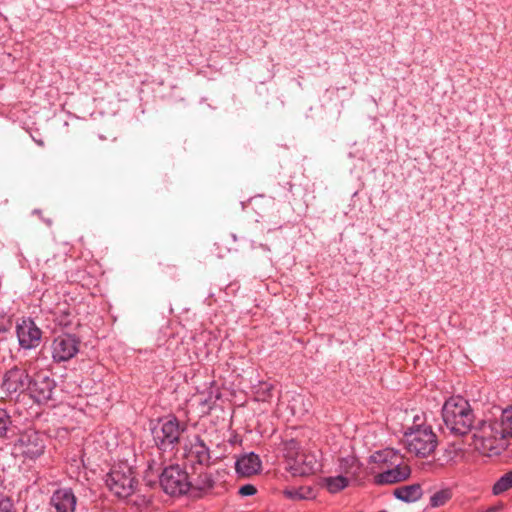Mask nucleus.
<instances>
[{
	"mask_svg": "<svg viewBox=\"0 0 512 512\" xmlns=\"http://www.w3.org/2000/svg\"><path fill=\"white\" fill-rule=\"evenodd\" d=\"M472 430V443L475 449L485 456L499 455L508 446L497 419L479 420Z\"/></svg>",
	"mask_w": 512,
	"mask_h": 512,
	"instance_id": "obj_1",
	"label": "nucleus"
},
{
	"mask_svg": "<svg viewBox=\"0 0 512 512\" xmlns=\"http://www.w3.org/2000/svg\"><path fill=\"white\" fill-rule=\"evenodd\" d=\"M442 417L447 429L456 436H464L475 426L474 412L465 399L452 397L442 408Z\"/></svg>",
	"mask_w": 512,
	"mask_h": 512,
	"instance_id": "obj_2",
	"label": "nucleus"
},
{
	"mask_svg": "<svg viewBox=\"0 0 512 512\" xmlns=\"http://www.w3.org/2000/svg\"><path fill=\"white\" fill-rule=\"evenodd\" d=\"M108 489L119 499L132 496L139 485L136 472L127 463L120 462L114 465L105 479Z\"/></svg>",
	"mask_w": 512,
	"mask_h": 512,
	"instance_id": "obj_3",
	"label": "nucleus"
},
{
	"mask_svg": "<svg viewBox=\"0 0 512 512\" xmlns=\"http://www.w3.org/2000/svg\"><path fill=\"white\" fill-rule=\"evenodd\" d=\"M402 441L407 451L419 458L430 456L438 445L437 435L431 426L407 429Z\"/></svg>",
	"mask_w": 512,
	"mask_h": 512,
	"instance_id": "obj_4",
	"label": "nucleus"
},
{
	"mask_svg": "<svg viewBox=\"0 0 512 512\" xmlns=\"http://www.w3.org/2000/svg\"><path fill=\"white\" fill-rule=\"evenodd\" d=\"M185 430L186 425H181L176 416L166 417L160 423V426H156L152 429L154 443L163 453H173Z\"/></svg>",
	"mask_w": 512,
	"mask_h": 512,
	"instance_id": "obj_5",
	"label": "nucleus"
},
{
	"mask_svg": "<svg viewBox=\"0 0 512 512\" xmlns=\"http://www.w3.org/2000/svg\"><path fill=\"white\" fill-rule=\"evenodd\" d=\"M162 490L170 496H182L191 490L189 472L178 464L165 467L159 476Z\"/></svg>",
	"mask_w": 512,
	"mask_h": 512,
	"instance_id": "obj_6",
	"label": "nucleus"
},
{
	"mask_svg": "<svg viewBox=\"0 0 512 512\" xmlns=\"http://www.w3.org/2000/svg\"><path fill=\"white\" fill-rule=\"evenodd\" d=\"M183 450V456L190 467L203 468L210 466V449L200 435H194L192 439L187 440Z\"/></svg>",
	"mask_w": 512,
	"mask_h": 512,
	"instance_id": "obj_7",
	"label": "nucleus"
},
{
	"mask_svg": "<svg viewBox=\"0 0 512 512\" xmlns=\"http://www.w3.org/2000/svg\"><path fill=\"white\" fill-rule=\"evenodd\" d=\"M31 384L28 392L34 402L38 404H46L52 399L53 392L56 388L55 380L48 372L38 371L31 376Z\"/></svg>",
	"mask_w": 512,
	"mask_h": 512,
	"instance_id": "obj_8",
	"label": "nucleus"
},
{
	"mask_svg": "<svg viewBox=\"0 0 512 512\" xmlns=\"http://www.w3.org/2000/svg\"><path fill=\"white\" fill-rule=\"evenodd\" d=\"M80 339L74 334L62 333L52 342V359L56 363L72 359L79 351Z\"/></svg>",
	"mask_w": 512,
	"mask_h": 512,
	"instance_id": "obj_9",
	"label": "nucleus"
},
{
	"mask_svg": "<svg viewBox=\"0 0 512 512\" xmlns=\"http://www.w3.org/2000/svg\"><path fill=\"white\" fill-rule=\"evenodd\" d=\"M19 346L25 350L35 349L41 343L42 330L30 317H22L16 324Z\"/></svg>",
	"mask_w": 512,
	"mask_h": 512,
	"instance_id": "obj_10",
	"label": "nucleus"
},
{
	"mask_svg": "<svg viewBox=\"0 0 512 512\" xmlns=\"http://www.w3.org/2000/svg\"><path fill=\"white\" fill-rule=\"evenodd\" d=\"M15 448L25 458L36 459L44 453L45 445L38 432L26 431L16 441Z\"/></svg>",
	"mask_w": 512,
	"mask_h": 512,
	"instance_id": "obj_11",
	"label": "nucleus"
},
{
	"mask_svg": "<svg viewBox=\"0 0 512 512\" xmlns=\"http://www.w3.org/2000/svg\"><path fill=\"white\" fill-rule=\"evenodd\" d=\"M322 464L317 459L316 455L310 452L302 451L290 466H286V470L293 477H307L321 471Z\"/></svg>",
	"mask_w": 512,
	"mask_h": 512,
	"instance_id": "obj_12",
	"label": "nucleus"
},
{
	"mask_svg": "<svg viewBox=\"0 0 512 512\" xmlns=\"http://www.w3.org/2000/svg\"><path fill=\"white\" fill-rule=\"evenodd\" d=\"M30 381L31 376L26 369L14 366L5 373L2 388L9 394L23 393L28 391Z\"/></svg>",
	"mask_w": 512,
	"mask_h": 512,
	"instance_id": "obj_13",
	"label": "nucleus"
},
{
	"mask_svg": "<svg viewBox=\"0 0 512 512\" xmlns=\"http://www.w3.org/2000/svg\"><path fill=\"white\" fill-rule=\"evenodd\" d=\"M381 470L373 477V483L378 486L400 483L406 481L411 475V468L407 464H399Z\"/></svg>",
	"mask_w": 512,
	"mask_h": 512,
	"instance_id": "obj_14",
	"label": "nucleus"
},
{
	"mask_svg": "<svg viewBox=\"0 0 512 512\" xmlns=\"http://www.w3.org/2000/svg\"><path fill=\"white\" fill-rule=\"evenodd\" d=\"M236 472L243 477H251L261 472L262 462L259 455L250 452L238 458L235 463Z\"/></svg>",
	"mask_w": 512,
	"mask_h": 512,
	"instance_id": "obj_15",
	"label": "nucleus"
},
{
	"mask_svg": "<svg viewBox=\"0 0 512 512\" xmlns=\"http://www.w3.org/2000/svg\"><path fill=\"white\" fill-rule=\"evenodd\" d=\"M77 498L70 488L57 489L52 497L51 504L57 512H74Z\"/></svg>",
	"mask_w": 512,
	"mask_h": 512,
	"instance_id": "obj_16",
	"label": "nucleus"
},
{
	"mask_svg": "<svg viewBox=\"0 0 512 512\" xmlns=\"http://www.w3.org/2000/svg\"><path fill=\"white\" fill-rule=\"evenodd\" d=\"M190 468L191 472H189V482L191 483V490L207 491L214 487L215 481L212 475L207 471L208 467Z\"/></svg>",
	"mask_w": 512,
	"mask_h": 512,
	"instance_id": "obj_17",
	"label": "nucleus"
},
{
	"mask_svg": "<svg viewBox=\"0 0 512 512\" xmlns=\"http://www.w3.org/2000/svg\"><path fill=\"white\" fill-rule=\"evenodd\" d=\"M370 462L377 464L380 470L391 466L403 464L402 456L399 454L398 451L391 448L376 451L370 456Z\"/></svg>",
	"mask_w": 512,
	"mask_h": 512,
	"instance_id": "obj_18",
	"label": "nucleus"
},
{
	"mask_svg": "<svg viewBox=\"0 0 512 512\" xmlns=\"http://www.w3.org/2000/svg\"><path fill=\"white\" fill-rule=\"evenodd\" d=\"M393 495L400 501L412 503L418 501L422 495V487L419 483L404 485L393 490Z\"/></svg>",
	"mask_w": 512,
	"mask_h": 512,
	"instance_id": "obj_19",
	"label": "nucleus"
},
{
	"mask_svg": "<svg viewBox=\"0 0 512 512\" xmlns=\"http://www.w3.org/2000/svg\"><path fill=\"white\" fill-rule=\"evenodd\" d=\"M279 449L286 466H290L295 459H298V456L303 451L300 442L294 438L282 440Z\"/></svg>",
	"mask_w": 512,
	"mask_h": 512,
	"instance_id": "obj_20",
	"label": "nucleus"
},
{
	"mask_svg": "<svg viewBox=\"0 0 512 512\" xmlns=\"http://www.w3.org/2000/svg\"><path fill=\"white\" fill-rule=\"evenodd\" d=\"M340 467L346 475H349L355 480L359 479L362 464L358 461L357 458L353 456L342 458Z\"/></svg>",
	"mask_w": 512,
	"mask_h": 512,
	"instance_id": "obj_21",
	"label": "nucleus"
},
{
	"mask_svg": "<svg viewBox=\"0 0 512 512\" xmlns=\"http://www.w3.org/2000/svg\"><path fill=\"white\" fill-rule=\"evenodd\" d=\"M324 482L330 493H338L345 489L349 484L348 478L342 475L327 477L324 479Z\"/></svg>",
	"mask_w": 512,
	"mask_h": 512,
	"instance_id": "obj_22",
	"label": "nucleus"
},
{
	"mask_svg": "<svg viewBox=\"0 0 512 512\" xmlns=\"http://www.w3.org/2000/svg\"><path fill=\"white\" fill-rule=\"evenodd\" d=\"M498 423L502 427L506 439L512 438V405L502 410Z\"/></svg>",
	"mask_w": 512,
	"mask_h": 512,
	"instance_id": "obj_23",
	"label": "nucleus"
},
{
	"mask_svg": "<svg viewBox=\"0 0 512 512\" xmlns=\"http://www.w3.org/2000/svg\"><path fill=\"white\" fill-rule=\"evenodd\" d=\"M512 488V470L503 474L493 485L494 495H500Z\"/></svg>",
	"mask_w": 512,
	"mask_h": 512,
	"instance_id": "obj_24",
	"label": "nucleus"
},
{
	"mask_svg": "<svg viewBox=\"0 0 512 512\" xmlns=\"http://www.w3.org/2000/svg\"><path fill=\"white\" fill-rule=\"evenodd\" d=\"M452 498V491L449 488L441 489L430 497V506L437 508L444 506Z\"/></svg>",
	"mask_w": 512,
	"mask_h": 512,
	"instance_id": "obj_25",
	"label": "nucleus"
},
{
	"mask_svg": "<svg viewBox=\"0 0 512 512\" xmlns=\"http://www.w3.org/2000/svg\"><path fill=\"white\" fill-rule=\"evenodd\" d=\"M273 389V384L266 381H260L258 385L254 386V393L256 394L258 400L266 401L272 397Z\"/></svg>",
	"mask_w": 512,
	"mask_h": 512,
	"instance_id": "obj_26",
	"label": "nucleus"
},
{
	"mask_svg": "<svg viewBox=\"0 0 512 512\" xmlns=\"http://www.w3.org/2000/svg\"><path fill=\"white\" fill-rule=\"evenodd\" d=\"M11 425V416L5 409L0 408V440L7 438V433Z\"/></svg>",
	"mask_w": 512,
	"mask_h": 512,
	"instance_id": "obj_27",
	"label": "nucleus"
},
{
	"mask_svg": "<svg viewBox=\"0 0 512 512\" xmlns=\"http://www.w3.org/2000/svg\"><path fill=\"white\" fill-rule=\"evenodd\" d=\"M75 316L71 314L70 311H63L58 317H57V323L59 326L70 329L74 325H78V323H75Z\"/></svg>",
	"mask_w": 512,
	"mask_h": 512,
	"instance_id": "obj_28",
	"label": "nucleus"
},
{
	"mask_svg": "<svg viewBox=\"0 0 512 512\" xmlns=\"http://www.w3.org/2000/svg\"><path fill=\"white\" fill-rule=\"evenodd\" d=\"M220 395L221 394L218 390H216L215 394L210 390L206 397L200 399V404L207 408V411H210L215 405L216 401L220 398Z\"/></svg>",
	"mask_w": 512,
	"mask_h": 512,
	"instance_id": "obj_29",
	"label": "nucleus"
},
{
	"mask_svg": "<svg viewBox=\"0 0 512 512\" xmlns=\"http://www.w3.org/2000/svg\"><path fill=\"white\" fill-rule=\"evenodd\" d=\"M0 512H15L12 501L0 492Z\"/></svg>",
	"mask_w": 512,
	"mask_h": 512,
	"instance_id": "obj_30",
	"label": "nucleus"
},
{
	"mask_svg": "<svg viewBox=\"0 0 512 512\" xmlns=\"http://www.w3.org/2000/svg\"><path fill=\"white\" fill-rule=\"evenodd\" d=\"M12 319L11 317H6L4 315L0 316V335L7 333L12 328Z\"/></svg>",
	"mask_w": 512,
	"mask_h": 512,
	"instance_id": "obj_31",
	"label": "nucleus"
},
{
	"mask_svg": "<svg viewBox=\"0 0 512 512\" xmlns=\"http://www.w3.org/2000/svg\"><path fill=\"white\" fill-rule=\"evenodd\" d=\"M257 493V488L252 485V484H245V485H242L239 490H238V494L242 497H246V496H253Z\"/></svg>",
	"mask_w": 512,
	"mask_h": 512,
	"instance_id": "obj_32",
	"label": "nucleus"
},
{
	"mask_svg": "<svg viewBox=\"0 0 512 512\" xmlns=\"http://www.w3.org/2000/svg\"><path fill=\"white\" fill-rule=\"evenodd\" d=\"M428 425H425L423 423V417L420 416V415H415L413 417V424L411 427H409L408 429H415V428H422V427H427Z\"/></svg>",
	"mask_w": 512,
	"mask_h": 512,
	"instance_id": "obj_33",
	"label": "nucleus"
},
{
	"mask_svg": "<svg viewBox=\"0 0 512 512\" xmlns=\"http://www.w3.org/2000/svg\"><path fill=\"white\" fill-rule=\"evenodd\" d=\"M502 506H491L488 509H486L484 512H498Z\"/></svg>",
	"mask_w": 512,
	"mask_h": 512,
	"instance_id": "obj_34",
	"label": "nucleus"
}]
</instances>
